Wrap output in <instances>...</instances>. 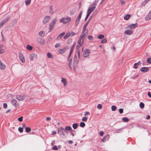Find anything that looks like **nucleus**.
<instances>
[{
  "instance_id": "nucleus-4",
  "label": "nucleus",
  "mask_w": 151,
  "mask_h": 151,
  "mask_svg": "<svg viewBox=\"0 0 151 151\" xmlns=\"http://www.w3.org/2000/svg\"><path fill=\"white\" fill-rule=\"evenodd\" d=\"M138 26V24L137 23L135 24H131L126 26L125 29H134L136 28Z\"/></svg>"
},
{
  "instance_id": "nucleus-42",
  "label": "nucleus",
  "mask_w": 151,
  "mask_h": 151,
  "mask_svg": "<svg viewBox=\"0 0 151 151\" xmlns=\"http://www.w3.org/2000/svg\"><path fill=\"white\" fill-rule=\"evenodd\" d=\"M122 120L124 122H127L129 121L128 119L126 117L123 118Z\"/></svg>"
},
{
  "instance_id": "nucleus-63",
  "label": "nucleus",
  "mask_w": 151,
  "mask_h": 151,
  "mask_svg": "<svg viewBox=\"0 0 151 151\" xmlns=\"http://www.w3.org/2000/svg\"><path fill=\"white\" fill-rule=\"evenodd\" d=\"M123 109H119V111L120 114H122L123 112Z\"/></svg>"
},
{
  "instance_id": "nucleus-47",
  "label": "nucleus",
  "mask_w": 151,
  "mask_h": 151,
  "mask_svg": "<svg viewBox=\"0 0 151 151\" xmlns=\"http://www.w3.org/2000/svg\"><path fill=\"white\" fill-rule=\"evenodd\" d=\"M147 3H148L147 1L146 0H145L142 2L141 6H145Z\"/></svg>"
},
{
  "instance_id": "nucleus-25",
  "label": "nucleus",
  "mask_w": 151,
  "mask_h": 151,
  "mask_svg": "<svg viewBox=\"0 0 151 151\" xmlns=\"http://www.w3.org/2000/svg\"><path fill=\"white\" fill-rule=\"evenodd\" d=\"M3 47V45H0V54H2L4 52V50L2 48Z\"/></svg>"
},
{
  "instance_id": "nucleus-5",
  "label": "nucleus",
  "mask_w": 151,
  "mask_h": 151,
  "mask_svg": "<svg viewBox=\"0 0 151 151\" xmlns=\"http://www.w3.org/2000/svg\"><path fill=\"white\" fill-rule=\"evenodd\" d=\"M51 19V17L49 16H46L43 19L42 23L43 24H46L48 23Z\"/></svg>"
},
{
  "instance_id": "nucleus-30",
  "label": "nucleus",
  "mask_w": 151,
  "mask_h": 151,
  "mask_svg": "<svg viewBox=\"0 0 151 151\" xmlns=\"http://www.w3.org/2000/svg\"><path fill=\"white\" fill-rule=\"evenodd\" d=\"M57 19L56 18H55L52 19V21L50 23L55 25V24L56 22L57 21Z\"/></svg>"
},
{
  "instance_id": "nucleus-61",
  "label": "nucleus",
  "mask_w": 151,
  "mask_h": 151,
  "mask_svg": "<svg viewBox=\"0 0 151 151\" xmlns=\"http://www.w3.org/2000/svg\"><path fill=\"white\" fill-rule=\"evenodd\" d=\"M90 15V14H89L87 13L86 16V18H85V20H86L87 19V18H88V17Z\"/></svg>"
},
{
  "instance_id": "nucleus-54",
  "label": "nucleus",
  "mask_w": 151,
  "mask_h": 151,
  "mask_svg": "<svg viewBox=\"0 0 151 151\" xmlns=\"http://www.w3.org/2000/svg\"><path fill=\"white\" fill-rule=\"evenodd\" d=\"M18 130L20 132H22L23 131V128H22L19 127L18 128Z\"/></svg>"
},
{
  "instance_id": "nucleus-46",
  "label": "nucleus",
  "mask_w": 151,
  "mask_h": 151,
  "mask_svg": "<svg viewBox=\"0 0 151 151\" xmlns=\"http://www.w3.org/2000/svg\"><path fill=\"white\" fill-rule=\"evenodd\" d=\"M87 117H83L82 119V121L83 122H86L87 120Z\"/></svg>"
},
{
  "instance_id": "nucleus-3",
  "label": "nucleus",
  "mask_w": 151,
  "mask_h": 151,
  "mask_svg": "<svg viewBox=\"0 0 151 151\" xmlns=\"http://www.w3.org/2000/svg\"><path fill=\"white\" fill-rule=\"evenodd\" d=\"M70 18L69 17H63L61 18L60 20L61 23L64 24H67L68 23L70 20Z\"/></svg>"
},
{
  "instance_id": "nucleus-48",
  "label": "nucleus",
  "mask_w": 151,
  "mask_h": 151,
  "mask_svg": "<svg viewBox=\"0 0 151 151\" xmlns=\"http://www.w3.org/2000/svg\"><path fill=\"white\" fill-rule=\"evenodd\" d=\"M25 129H26V131L27 132H29L31 130V128L29 127H26L25 128Z\"/></svg>"
},
{
  "instance_id": "nucleus-12",
  "label": "nucleus",
  "mask_w": 151,
  "mask_h": 151,
  "mask_svg": "<svg viewBox=\"0 0 151 151\" xmlns=\"http://www.w3.org/2000/svg\"><path fill=\"white\" fill-rule=\"evenodd\" d=\"M55 12L53 6L52 5H50L49 6V13L50 14H52Z\"/></svg>"
},
{
  "instance_id": "nucleus-1",
  "label": "nucleus",
  "mask_w": 151,
  "mask_h": 151,
  "mask_svg": "<svg viewBox=\"0 0 151 151\" xmlns=\"http://www.w3.org/2000/svg\"><path fill=\"white\" fill-rule=\"evenodd\" d=\"M87 34V32L85 33L82 32L81 35L79 37V40L78 41V43L80 46H82Z\"/></svg>"
},
{
  "instance_id": "nucleus-14",
  "label": "nucleus",
  "mask_w": 151,
  "mask_h": 151,
  "mask_svg": "<svg viewBox=\"0 0 151 151\" xmlns=\"http://www.w3.org/2000/svg\"><path fill=\"white\" fill-rule=\"evenodd\" d=\"M126 30L124 31V33L127 35H131L133 34V31L131 29H125Z\"/></svg>"
},
{
  "instance_id": "nucleus-23",
  "label": "nucleus",
  "mask_w": 151,
  "mask_h": 151,
  "mask_svg": "<svg viewBox=\"0 0 151 151\" xmlns=\"http://www.w3.org/2000/svg\"><path fill=\"white\" fill-rule=\"evenodd\" d=\"M131 17V15L129 14H127L124 17V19L126 20H128Z\"/></svg>"
},
{
  "instance_id": "nucleus-8",
  "label": "nucleus",
  "mask_w": 151,
  "mask_h": 151,
  "mask_svg": "<svg viewBox=\"0 0 151 151\" xmlns=\"http://www.w3.org/2000/svg\"><path fill=\"white\" fill-rule=\"evenodd\" d=\"M37 58V54L33 53L29 55V58L31 61H33Z\"/></svg>"
},
{
  "instance_id": "nucleus-24",
  "label": "nucleus",
  "mask_w": 151,
  "mask_h": 151,
  "mask_svg": "<svg viewBox=\"0 0 151 151\" xmlns=\"http://www.w3.org/2000/svg\"><path fill=\"white\" fill-rule=\"evenodd\" d=\"M38 34L40 37H43L45 35V32L44 31H41L39 32Z\"/></svg>"
},
{
  "instance_id": "nucleus-52",
  "label": "nucleus",
  "mask_w": 151,
  "mask_h": 151,
  "mask_svg": "<svg viewBox=\"0 0 151 151\" xmlns=\"http://www.w3.org/2000/svg\"><path fill=\"white\" fill-rule=\"evenodd\" d=\"M23 117L22 116H21L18 118V120L19 122H22L23 121Z\"/></svg>"
},
{
  "instance_id": "nucleus-17",
  "label": "nucleus",
  "mask_w": 151,
  "mask_h": 151,
  "mask_svg": "<svg viewBox=\"0 0 151 151\" xmlns=\"http://www.w3.org/2000/svg\"><path fill=\"white\" fill-rule=\"evenodd\" d=\"M64 131V129L62 127H60L58 129V133L60 135H62L63 134V132Z\"/></svg>"
},
{
  "instance_id": "nucleus-10",
  "label": "nucleus",
  "mask_w": 151,
  "mask_h": 151,
  "mask_svg": "<svg viewBox=\"0 0 151 151\" xmlns=\"http://www.w3.org/2000/svg\"><path fill=\"white\" fill-rule=\"evenodd\" d=\"M11 104L15 107H18L19 106V104L17 101L15 99H13L11 101Z\"/></svg>"
},
{
  "instance_id": "nucleus-49",
  "label": "nucleus",
  "mask_w": 151,
  "mask_h": 151,
  "mask_svg": "<svg viewBox=\"0 0 151 151\" xmlns=\"http://www.w3.org/2000/svg\"><path fill=\"white\" fill-rule=\"evenodd\" d=\"M80 20L76 19L75 22V25L76 27H77L79 23Z\"/></svg>"
},
{
  "instance_id": "nucleus-38",
  "label": "nucleus",
  "mask_w": 151,
  "mask_h": 151,
  "mask_svg": "<svg viewBox=\"0 0 151 151\" xmlns=\"http://www.w3.org/2000/svg\"><path fill=\"white\" fill-rule=\"evenodd\" d=\"M145 105L142 102H141L139 104V107H140L142 109H143Z\"/></svg>"
},
{
  "instance_id": "nucleus-6",
  "label": "nucleus",
  "mask_w": 151,
  "mask_h": 151,
  "mask_svg": "<svg viewBox=\"0 0 151 151\" xmlns=\"http://www.w3.org/2000/svg\"><path fill=\"white\" fill-rule=\"evenodd\" d=\"M36 41L38 43L42 45H44L45 42L44 39L40 37L37 38Z\"/></svg>"
},
{
  "instance_id": "nucleus-40",
  "label": "nucleus",
  "mask_w": 151,
  "mask_h": 151,
  "mask_svg": "<svg viewBox=\"0 0 151 151\" xmlns=\"http://www.w3.org/2000/svg\"><path fill=\"white\" fill-rule=\"evenodd\" d=\"M85 126V124L83 122H81L80 124V127H83Z\"/></svg>"
},
{
  "instance_id": "nucleus-37",
  "label": "nucleus",
  "mask_w": 151,
  "mask_h": 151,
  "mask_svg": "<svg viewBox=\"0 0 151 151\" xmlns=\"http://www.w3.org/2000/svg\"><path fill=\"white\" fill-rule=\"evenodd\" d=\"M47 57L50 58H53V56L51 53L49 52H48L47 54Z\"/></svg>"
},
{
  "instance_id": "nucleus-58",
  "label": "nucleus",
  "mask_w": 151,
  "mask_h": 151,
  "mask_svg": "<svg viewBox=\"0 0 151 151\" xmlns=\"http://www.w3.org/2000/svg\"><path fill=\"white\" fill-rule=\"evenodd\" d=\"M7 104L6 103H4L3 104V107L5 108L6 109L7 108Z\"/></svg>"
},
{
  "instance_id": "nucleus-45",
  "label": "nucleus",
  "mask_w": 151,
  "mask_h": 151,
  "mask_svg": "<svg viewBox=\"0 0 151 151\" xmlns=\"http://www.w3.org/2000/svg\"><path fill=\"white\" fill-rule=\"evenodd\" d=\"M111 110L113 111H115L116 109V107L114 105L112 106L111 107Z\"/></svg>"
},
{
  "instance_id": "nucleus-39",
  "label": "nucleus",
  "mask_w": 151,
  "mask_h": 151,
  "mask_svg": "<svg viewBox=\"0 0 151 151\" xmlns=\"http://www.w3.org/2000/svg\"><path fill=\"white\" fill-rule=\"evenodd\" d=\"M104 37V36L103 35H100L98 36V39H103Z\"/></svg>"
},
{
  "instance_id": "nucleus-15",
  "label": "nucleus",
  "mask_w": 151,
  "mask_h": 151,
  "mask_svg": "<svg viewBox=\"0 0 151 151\" xmlns=\"http://www.w3.org/2000/svg\"><path fill=\"white\" fill-rule=\"evenodd\" d=\"M76 42H74V44H73V45L70 48V53H69V55L68 57V59H69L70 58V55H71V54L73 52V50L74 49V47L76 45Z\"/></svg>"
},
{
  "instance_id": "nucleus-22",
  "label": "nucleus",
  "mask_w": 151,
  "mask_h": 151,
  "mask_svg": "<svg viewBox=\"0 0 151 151\" xmlns=\"http://www.w3.org/2000/svg\"><path fill=\"white\" fill-rule=\"evenodd\" d=\"M141 71L146 72L147 71H148L149 70V68L148 67H142V68L140 70Z\"/></svg>"
},
{
  "instance_id": "nucleus-29",
  "label": "nucleus",
  "mask_w": 151,
  "mask_h": 151,
  "mask_svg": "<svg viewBox=\"0 0 151 151\" xmlns=\"http://www.w3.org/2000/svg\"><path fill=\"white\" fill-rule=\"evenodd\" d=\"M54 25L50 23L49 27V29L50 30V31L54 27Z\"/></svg>"
},
{
  "instance_id": "nucleus-64",
  "label": "nucleus",
  "mask_w": 151,
  "mask_h": 151,
  "mask_svg": "<svg viewBox=\"0 0 151 151\" xmlns=\"http://www.w3.org/2000/svg\"><path fill=\"white\" fill-rule=\"evenodd\" d=\"M125 1H122L121 2V5H123L125 4Z\"/></svg>"
},
{
  "instance_id": "nucleus-32",
  "label": "nucleus",
  "mask_w": 151,
  "mask_h": 151,
  "mask_svg": "<svg viewBox=\"0 0 151 151\" xmlns=\"http://www.w3.org/2000/svg\"><path fill=\"white\" fill-rule=\"evenodd\" d=\"M83 12L82 11H81L80 12V13L79 14V15H78V17L76 19H78V20H80V19H81V16L82 14L83 13Z\"/></svg>"
},
{
  "instance_id": "nucleus-19",
  "label": "nucleus",
  "mask_w": 151,
  "mask_h": 151,
  "mask_svg": "<svg viewBox=\"0 0 151 151\" xmlns=\"http://www.w3.org/2000/svg\"><path fill=\"white\" fill-rule=\"evenodd\" d=\"M109 134L106 135L102 139V141L103 142H105L106 141L109 140Z\"/></svg>"
},
{
  "instance_id": "nucleus-18",
  "label": "nucleus",
  "mask_w": 151,
  "mask_h": 151,
  "mask_svg": "<svg viewBox=\"0 0 151 151\" xmlns=\"http://www.w3.org/2000/svg\"><path fill=\"white\" fill-rule=\"evenodd\" d=\"M151 19V11L149 12L148 14L146 16L145 18V20L148 21Z\"/></svg>"
},
{
  "instance_id": "nucleus-34",
  "label": "nucleus",
  "mask_w": 151,
  "mask_h": 151,
  "mask_svg": "<svg viewBox=\"0 0 151 151\" xmlns=\"http://www.w3.org/2000/svg\"><path fill=\"white\" fill-rule=\"evenodd\" d=\"M78 125V124L77 123H76L73 124L72 125L73 128L74 129H76L77 128Z\"/></svg>"
},
{
  "instance_id": "nucleus-33",
  "label": "nucleus",
  "mask_w": 151,
  "mask_h": 151,
  "mask_svg": "<svg viewBox=\"0 0 151 151\" xmlns=\"http://www.w3.org/2000/svg\"><path fill=\"white\" fill-rule=\"evenodd\" d=\"M141 63L140 61H139L137 63H135L134 64L133 68L135 69H137V65L139 64H140Z\"/></svg>"
},
{
  "instance_id": "nucleus-26",
  "label": "nucleus",
  "mask_w": 151,
  "mask_h": 151,
  "mask_svg": "<svg viewBox=\"0 0 151 151\" xmlns=\"http://www.w3.org/2000/svg\"><path fill=\"white\" fill-rule=\"evenodd\" d=\"M65 34V32H63L59 35L57 38V40H60L61 38V37L64 35Z\"/></svg>"
},
{
  "instance_id": "nucleus-56",
  "label": "nucleus",
  "mask_w": 151,
  "mask_h": 151,
  "mask_svg": "<svg viewBox=\"0 0 151 151\" xmlns=\"http://www.w3.org/2000/svg\"><path fill=\"white\" fill-rule=\"evenodd\" d=\"M88 39L91 41H92L93 40V37L91 36H89L88 37Z\"/></svg>"
},
{
  "instance_id": "nucleus-51",
  "label": "nucleus",
  "mask_w": 151,
  "mask_h": 151,
  "mask_svg": "<svg viewBox=\"0 0 151 151\" xmlns=\"http://www.w3.org/2000/svg\"><path fill=\"white\" fill-rule=\"evenodd\" d=\"M107 41V40L106 39H104L102 40L101 41V42L102 43H105Z\"/></svg>"
},
{
  "instance_id": "nucleus-41",
  "label": "nucleus",
  "mask_w": 151,
  "mask_h": 151,
  "mask_svg": "<svg viewBox=\"0 0 151 151\" xmlns=\"http://www.w3.org/2000/svg\"><path fill=\"white\" fill-rule=\"evenodd\" d=\"M91 16L88 19V20L87 21V22L85 23V24H84L85 25V27H86L88 25V23H89V22H90V20H91Z\"/></svg>"
},
{
  "instance_id": "nucleus-36",
  "label": "nucleus",
  "mask_w": 151,
  "mask_h": 151,
  "mask_svg": "<svg viewBox=\"0 0 151 151\" xmlns=\"http://www.w3.org/2000/svg\"><path fill=\"white\" fill-rule=\"evenodd\" d=\"M31 2V0H26L25 1V3L26 5L27 6L29 5Z\"/></svg>"
},
{
  "instance_id": "nucleus-7",
  "label": "nucleus",
  "mask_w": 151,
  "mask_h": 151,
  "mask_svg": "<svg viewBox=\"0 0 151 151\" xmlns=\"http://www.w3.org/2000/svg\"><path fill=\"white\" fill-rule=\"evenodd\" d=\"M90 52V51L88 49L84 50L83 53V56L84 58L87 57L89 56Z\"/></svg>"
},
{
  "instance_id": "nucleus-2",
  "label": "nucleus",
  "mask_w": 151,
  "mask_h": 151,
  "mask_svg": "<svg viewBox=\"0 0 151 151\" xmlns=\"http://www.w3.org/2000/svg\"><path fill=\"white\" fill-rule=\"evenodd\" d=\"M96 4H91L88 6L87 13L90 14L96 9Z\"/></svg>"
},
{
  "instance_id": "nucleus-28",
  "label": "nucleus",
  "mask_w": 151,
  "mask_h": 151,
  "mask_svg": "<svg viewBox=\"0 0 151 151\" xmlns=\"http://www.w3.org/2000/svg\"><path fill=\"white\" fill-rule=\"evenodd\" d=\"M17 20L16 19H14L12 20L11 22V24L13 26L17 24Z\"/></svg>"
},
{
  "instance_id": "nucleus-57",
  "label": "nucleus",
  "mask_w": 151,
  "mask_h": 151,
  "mask_svg": "<svg viewBox=\"0 0 151 151\" xmlns=\"http://www.w3.org/2000/svg\"><path fill=\"white\" fill-rule=\"evenodd\" d=\"M60 43H57L56 44L55 46V48H57L59 47L60 46Z\"/></svg>"
},
{
  "instance_id": "nucleus-20",
  "label": "nucleus",
  "mask_w": 151,
  "mask_h": 151,
  "mask_svg": "<svg viewBox=\"0 0 151 151\" xmlns=\"http://www.w3.org/2000/svg\"><path fill=\"white\" fill-rule=\"evenodd\" d=\"M61 82L63 83L64 86L65 87L67 86V82L65 79L62 78Z\"/></svg>"
},
{
  "instance_id": "nucleus-59",
  "label": "nucleus",
  "mask_w": 151,
  "mask_h": 151,
  "mask_svg": "<svg viewBox=\"0 0 151 151\" xmlns=\"http://www.w3.org/2000/svg\"><path fill=\"white\" fill-rule=\"evenodd\" d=\"M52 149L54 150H57L58 148L55 145L52 147Z\"/></svg>"
},
{
  "instance_id": "nucleus-31",
  "label": "nucleus",
  "mask_w": 151,
  "mask_h": 151,
  "mask_svg": "<svg viewBox=\"0 0 151 151\" xmlns=\"http://www.w3.org/2000/svg\"><path fill=\"white\" fill-rule=\"evenodd\" d=\"M70 36V32H68L63 37L64 39H66L68 37Z\"/></svg>"
},
{
  "instance_id": "nucleus-11",
  "label": "nucleus",
  "mask_w": 151,
  "mask_h": 151,
  "mask_svg": "<svg viewBox=\"0 0 151 151\" xmlns=\"http://www.w3.org/2000/svg\"><path fill=\"white\" fill-rule=\"evenodd\" d=\"M68 47H65L61 49H59L58 51V53L63 54L65 53L68 49Z\"/></svg>"
},
{
  "instance_id": "nucleus-35",
  "label": "nucleus",
  "mask_w": 151,
  "mask_h": 151,
  "mask_svg": "<svg viewBox=\"0 0 151 151\" xmlns=\"http://www.w3.org/2000/svg\"><path fill=\"white\" fill-rule=\"evenodd\" d=\"M71 129V127L70 126H66L65 127V130L66 131H70Z\"/></svg>"
},
{
  "instance_id": "nucleus-16",
  "label": "nucleus",
  "mask_w": 151,
  "mask_h": 151,
  "mask_svg": "<svg viewBox=\"0 0 151 151\" xmlns=\"http://www.w3.org/2000/svg\"><path fill=\"white\" fill-rule=\"evenodd\" d=\"M6 67V65L1 62L0 59V69L2 70H3L5 69Z\"/></svg>"
},
{
  "instance_id": "nucleus-55",
  "label": "nucleus",
  "mask_w": 151,
  "mask_h": 151,
  "mask_svg": "<svg viewBox=\"0 0 151 151\" xmlns=\"http://www.w3.org/2000/svg\"><path fill=\"white\" fill-rule=\"evenodd\" d=\"M97 108L98 109H100L102 108V106L101 104H98Z\"/></svg>"
},
{
  "instance_id": "nucleus-9",
  "label": "nucleus",
  "mask_w": 151,
  "mask_h": 151,
  "mask_svg": "<svg viewBox=\"0 0 151 151\" xmlns=\"http://www.w3.org/2000/svg\"><path fill=\"white\" fill-rule=\"evenodd\" d=\"M19 56L20 61L22 63H24L25 62V60L23 55L22 53L19 52Z\"/></svg>"
},
{
  "instance_id": "nucleus-50",
  "label": "nucleus",
  "mask_w": 151,
  "mask_h": 151,
  "mask_svg": "<svg viewBox=\"0 0 151 151\" xmlns=\"http://www.w3.org/2000/svg\"><path fill=\"white\" fill-rule=\"evenodd\" d=\"M72 41V39H69L68 40L67 43L68 44H70L71 43Z\"/></svg>"
},
{
  "instance_id": "nucleus-13",
  "label": "nucleus",
  "mask_w": 151,
  "mask_h": 151,
  "mask_svg": "<svg viewBox=\"0 0 151 151\" xmlns=\"http://www.w3.org/2000/svg\"><path fill=\"white\" fill-rule=\"evenodd\" d=\"M16 99L19 101H23L24 99V96L23 95H17L16 96Z\"/></svg>"
},
{
  "instance_id": "nucleus-21",
  "label": "nucleus",
  "mask_w": 151,
  "mask_h": 151,
  "mask_svg": "<svg viewBox=\"0 0 151 151\" xmlns=\"http://www.w3.org/2000/svg\"><path fill=\"white\" fill-rule=\"evenodd\" d=\"M8 21V19L6 18L0 22V28L2 27L5 23Z\"/></svg>"
},
{
  "instance_id": "nucleus-44",
  "label": "nucleus",
  "mask_w": 151,
  "mask_h": 151,
  "mask_svg": "<svg viewBox=\"0 0 151 151\" xmlns=\"http://www.w3.org/2000/svg\"><path fill=\"white\" fill-rule=\"evenodd\" d=\"M70 35L71 37H73L76 35L77 34V33H75L73 31H71L70 32Z\"/></svg>"
},
{
  "instance_id": "nucleus-43",
  "label": "nucleus",
  "mask_w": 151,
  "mask_h": 151,
  "mask_svg": "<svg viewBox=\"0 0 151 151\" xmlns=\"http://www.w3.org/2000/svg\"><path fill=\"white\" fill-rule=\"evenodd\" d=\"M78 62V60H77V57L75 56L73 60V63H74L75 64L77 63Z\"/></svg>"
},
{
  "instance_id": "nucleus-60",
  "label": "nucleus",
  "mask_w": 151,
  "mask_h": 151,
  "mask_svg": "<svg viewBox=\"0 0 151 151\" xmlns=\"http://www.w3.org/2000/svg\"><path fill=\"white\" fill-rule=\"evenodd\" d=\"M90 114L89 112L86 111L85 112V114H84V115L85 116H86L87 115H89Z\"/></svg>"
},
{
  "instance_id": "nucleus-62",
  "label": "nucleus",
  "mask_w": 151,
  "mask_h": 151,
  "mask_svg": "<svg viewBox=\"0 0 151 151\" xmlns=\"http://www.w3.org/2000/svg\"><path fill=\"white\" fill-rule=\"evenodd\" d=\"M147 95L150 98H151V93L150 92H148Z\"/></svg>"
},
{
  "instance_id": "nucleus-53",
  "label": "nucleus",
  "mask_w": 151,
  "mask_h": 151,
  "mask_svg": "<svg viewBox=\"0 0 151 151\" xmlns=\"http://www.w3.org/2000/svg\"><path fill=\"white\" fill-rule=\"evenodd\" d=\"M147 62L149 63H151V58H148L147 59Z\"/></svg>"
},
{
  "instance_id": "nucleus-27",
  "label": "nucleus",
  "mask_w": 151,
  "mask_h": 151,
  "mask_svg": "<svg viewBox=\"0 0 151 151\" xmlns=\"http://www.w3.org/2000/svg\"><path fill=\"white\" fill-rule=\"evenodd\" d=\"M26 47L27 50H32L33 49L32 47L28 44L26 45Z\"/></svg>"
}]
</instances>
